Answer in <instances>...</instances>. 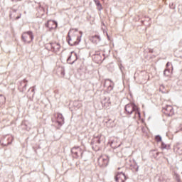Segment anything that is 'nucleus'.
<instances>
[{"label": "nucleus", "instance_id": "obj_1", "mask_svg": "<svg viewBox=\"0 0 182 182\" xmlns=\"http://www.w3.org/2000/svg\"><path fill=\"white\" fill-rule=\"evenodd\" d=\"M76 33H77V29L70 30L68 33L67 41L70 46H73V45H78L79 42H80V37H79Z\"/></svg>", "mask_w": 182, "mask_h": 182}, {"label": "nucleus", "instance_id": "obj_2", "mask_svg": "<svg viewBox=\"0 0 182 182\" xmlns=\"http://www.w3.org/2000/svg\"><path fill=\"white\" fill-rule=\"evenodd\" d=\"M124 109L127 114L134 113V119H140V111H139V108L134 103L127 104Z\"/></svg>", "mask_w": 182, "mask_h": 182}, {"label": "nucleus", "instance_id": "obj_3", "mask_svg": "<svg viewBox=\"0 0 182 182\" xmlns=\"http://www.w3.org/2000/svg\"><path fill=\"white\" fill-rule=\"evenodd\" d=\"M46 49L48 50H51L52 52H55V53H58L59 50H60V44L56 42H52L46 45Z\"/></svg>", "mask_w": 182, "mask_h": 182}, {"label": "nucleus", "instance_id": "obj_4", "mask_svg": "<svg viewBox=\"0 0 182 182\" xmlns=\"http://www.w3.org/2000/svg\"><path fill=\"white\" fill-rule=\"evenodd\" d=\"M33 33L32 31H27L23 33L21 39L25 43H31L33 41Z\"/></svg>", "mask_w": 182, "mask_h": 182}, {"label": "nucleus", "instance_id": "obj_5", "mask_svg": "<svg viewBox=\"0 0 182 182\" xmlns=\"http://www.w3.org/2000/svg\"><path fill=\"white\" fill-rule=\"evenodd\" d=\"M98 164L100 167H106L109 164V156L102 155L98 158Z\"/></svg>", "mask_w": 182, "mask_h": 182}, {"label": "nucleus", "instance_id": "obj_6", "mask_svg": "<svg viewBox=\"0 0 182 182\" xmlns=\"http://www.w3.org/2000/svg\"><path fill=\"white\" fill-rule=\"evenodd\" d=\"M71 153L76 156V157H79V156H82L83 151L82 150V148L80 146H75L72 148Z\"/></svg>", "mask_w": 182, "mask_h": 182}, {"label": "nucleus", "instance_id": "obj_7", "mask_svg": "<svg viewBox=\"0 0 182 182\" xmlns=\"http://www.w3.org/2000/svg\"><path fill=\"white\" fill-rule=\"evenodd\" d=\"M103 140V136L102 134L95 135L92 139V146H99Z\"/></svg>", "mask_w": 182, "mask_h": 182}, {"label": "nucleus", "instance_id": "obj_8", "mask_svg": "<svg viewBox=\"0 0 182 182\" xmlns=\"http://www.w3.org/2000/svg\"><path fill=\"white\" fill-rule=\"evenodd\" d=\"M116 182L126 181V175L123 172H118L115 176Z\"/></svg>", "mask_w": 182, "mask_h": 182}, {"label": "nucleus", "instance_id": "obj_9", "mask_svg": "<svg viewBox=\"0 0 182 182\" xmlns=\"http://www.w3.org/2000/svg\"><path fill=\"white\" fill-rule=\"evenodd\" d=\"M76 60H77V56L76 55V53L75 52H71L70 55L67 59L68 63L70 65H73Z\"/></svg>", "mask_w": 182, "mask_h": 182}, {"label": "nucleus", "instance_id": "obj_10", "mask_svg": "<svg viewBox=\"0 0 182 182\" xmlns=\"http://www.w3.org/2000/svg\"><path fill=\"white\" fill-rule=\"evenodd\" d=\"M46 28H49V29H56L58 28V23L55 21L49 20L46 23Z\"/></svg>", "mask_w": 182, "mask_h": 182}, {"label": "nucleus", "instance_id": "obj_11", "mask_svg": "<svg viewBox=\"0 0 182 182\" xmlns=\"http://www.w3.org/2000/svg\"><path fill=\"white\" fill-rule=\"evenodd\" d=\"M164 110H166V113H167V114H173V107L170 105H167L166 107H164Z\"/></svg>", "mask_w": 182, "mask_h": 182}, {"label": "nucleus", "instance_id": "obj_12", "mask_svg": "<svg viewBox=\"0 0 182 182\" xmlns=\"http://www.w3.org/2000/svg\"><path fill=\"white\" fill-rule=\"evenodd\" d=\"M104 86L106 87H110V89H113V82H112L110 80H106L104 83Z\"/></svg>", "mask_w": 182, "mask_h": 182}, {"label": "nucleus", "instance_id": "obj_13", "mask_svg": "<svg viewBox=\"0 0 182 182\" xmlns=\"http://www.w3.org/2000/svg\"><path fill=\"white\" fill-rule=\"evenodd\" d=\"M91 41L92 42V43H99V42H100V36H94L92 37Z\"/></svg>", "mask_w": 182, "mask_h": 182}, {"label": "nucleus", "instance_id": "obj_14", "mask_svg": "<svg viewBox=\"0 0 182 182\" xmlns=\"http://www.w3.org/2000/svg\"><path fill=\"white\" fill-rule=\"evenodd\" d=\"M63 120H65L63 118V115H62V114H58L57 120L58 123H59L60 124H63Z\"/></svg>", "mask_w": 182, "mask_h": 182}, {"label": "nucleus", "instance_id": "obj_15", "mask_svg": "<svg viewBox=\"0 0 182 182\" xmlns=\"http://www.w3.org/2000/svg\"><path fill=\"white\" fill-rule=\"evenodd\" d=\"M26 85H28V80H23L21 82V86H23V92H25V90H26Z\"/></svg>", "mask_w": 182, "mask_h": 182}, {"label": "nucleus", "instance_id": "obj_16", "mask_svg": "<svg viewBox=\"0 0 182 182\" xmlns=\"http://www.w3.org/2000/svg\"><path fill=\"white\" fill-rule=\"evenodd\" d=\"M107 126L108 127H114V121H112L111 119L108 120L107 122Z\"/></svg>", "mask_w": 182, "mask_h": 182}, {"label": "nucleus", "instance_id": "obj_17", "mask_svg": "<svg viewBox=\"0 0 182 182\" xmlns=\"http://www.w3.org/2000/svg\"><path fill=\"white\" fill-rule=\"evenodd\" d=\"M6 98L4 95H0V106L1 105H4L5 103Z\"/></svg>", "mask_w": 182, "mask_h": 182}, {"label": "nucleus", "instance_id": "obj_18", "mask_svg": "<svg viewBox=\"0 0 182 182\" xmlns=\"http://www.w3.org/2000/svg\"><path fill=\"white\" fill-rule=\"evenodd\" d=\"M102 107H105V109H107V107H109V105H110V102H102Z\"/></svg>", "mask_w": 182, "mask_h": 182}, {"label": "nucleus", "instance_id": "obj_19", "mask_svg": "<svg viewBox=\"0 0 182 182\" xmlns=\"http://www.w3.org/2000/svg\"><path fill=\"white\" fill-rule=\"evenodd\" d=\"M60 75L62 77L65 76V70L63 68H60Z\"/></svg>", "mask_w": 182, "mask_h": 182}, {"label": "nucleus", "instance_id": "obj_20", "mask_svg": "<svg viewBox=\"0 0 182 182\" xmlns=\"http://www.w3.org/2000/svg\"><path fill=\"white\" fill-rule=\"evenodd\" d=\"M97 9L98 11H102V9H103V6H102V4H99L98 6H97Z\"/></svg>", "mask_w": 182, "mask_h": 182}, {"label": "nucleus", "instance_id": "obj_21", "mask_svg": "<svg viewBox=\"0 0 182 182\" xmlns=\"http://www.w3.org/2000/svg\"><path fill=\"white\" fill-rule=\"evenodd\" d=\"M94 2L96 6L102 4H100V1H99V0H94Z\"/></svg>", "mask_w": 182, "mask_h": 182}, {"label": "nucleus", "instance_id": "obj_22", "mask_svg": "<svg viewBox=\"0 0 182 182\" xmlns=\"http://www.w3.org/2000/svg\"><path fill=\"white\" fill-rule=\"evenodd\" d=\"M156 141H161V136L159 135H157L156 136Z\"/></svg>", "mask_w": 182, "mask_h": 182}, {"label": "nucleus", "instance_id": "obj_23", "mask_svg": "<svg viewBox=\"0 0 182 182\" xmlns=\"http://www.w3.org/2000/svg\"><path fill=\"white\" fill-rule=\"evenodd\" d=\"M12 140H14V138L12 136H10L9 138V142L7 143V144H11V143H12Z\"/></svg>", "mask_w": 182, "mask_h": 182}, {"label": "nucleus", "instance_id": "obj_24", "mask_svg": "<svg viewBox=\"0 0 182 182\" xmlns=\"http://www.w3.org/2000/svg\"><path fill=\"white\" fill-rule=\"evenodd\" d=\"M170 72V70H164V75H165V76H168V75H167V73H168Z\"/></svg>", "mask_w": 182, "mask_h": 182}, {"label": "nucleus", "instance_id": "obj_25", "mask_svg": "<svg viewBox=\"0 0 182 182\" xmlns=\"http://www.w3.org/2000/svg\"><path fill=\"white\" fill-rule=\"evenodd\" d=\"M161 149H167V145L164 142L161 143Z\"/></svg>", "mask_w": 182, "mask_h": 182}, {"label": "nucleus", "instance_id": "obj_26", "mask_svg": "<svg viewBox=\"0 0 182 182\" xmlns=\"http://www.w3.org/2000/svg\"><path fill=\"white\" fill-rule=\"evenodd\" d=\"M120 146H122V143L119 144L117 146H114V149H117V147H120Z\"/></svg>", "mask_w": 182, "mask_h": 182}, {"label": "nucleus", "instance_id": "obj_27", "mask_svg": "<svg viewBox=\"0 0 182 182\" xmlns=\"http://www.w3.org/2000/svg\"><path fill=\"white\" fill-rule=\"evenodd\" d=\"M117 156H118L119 157H122V154H119V153H117Z\"/></svg>", "mask_w": 182, "mask_h": 182}, {"label": "nucleus", "instance_id": "obj_28", "mask_svg": "<svg viewBox=\"0 0 182 182\" xmlns=\"http://www.w3.org/2000/svg\"><path fill=\"white\" fill-rule=\"evenodd\" d=\"M169 65H170V63H166V66H167V67H168Z\"/></svg>", "mask_w": 182, "mask_h": 182}, {"label": "nucleus", "instance_id": "obj_29", "mask_svg": "<svg viewBox=\"0 0 182 182\" xmlns=\"http://www.w3.org/2000/svg\"><path fill=\"white\" fill-rule=\"evenodd\" d=\"M170 8H172V9L174 8V7L173 6V4H172V5H170Z\"/></svg>", "mask_w": 182, "mask_h": 182}, {"label": "nucleus", "instance_id": "obj_30", "mask_svg": "<svg viewBox=\"0 0 182 182\" xmlns=\"http://www.w3.org/2000/svg\"><path fill=\"white\" fill-rule=\"evenodd\" d=\"M107 38L109 39V35L107 33Z\"/></svg>", "mask_w": 182, "mask_h": 182}, {"label": "nucleus", "instance_id": "obj_31", "mask_svg": "<svg viewBox=\"0 0 182 182\" xmlns=\"http://www.w3.org/2000/svg\"><path fill=\"white\" fill-rule=\"evenodd\" d=\"M19 18H20V17H19V16H18V17H16V19H19Z\"/></svg>", "mask_w": 182, "mask_h": 182}, {"label": "nucleus", "instance_id": "obj_32", "mask_svg": "<svg viewBox=\"0 0 182 182\" xmlns=\"http://www.w3.org/2000/svg\"><path fill=\"white\" fill-rule=\"evenodd\" d=\"M121 168H118L117 170H120Z\"/></svg>", "mask_w": 182, "mask_h": 182}, {"label": "nucleus", "instance_id": "obj_33", "mask_svg": "<svg viewBox=\"0 0 182 182\" xmlns=\"http://www.w3.org/2000/svg\"><path fill=\"white\" fill-rule=\"evenodd\" d=\"M80 33L82 35V31H80Z\"/></svg>", "mask_w": 182, "mask_h": 182}]
</instances>
